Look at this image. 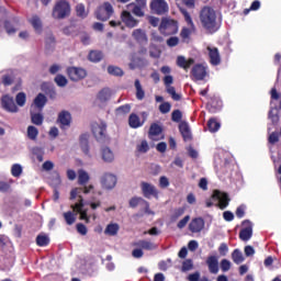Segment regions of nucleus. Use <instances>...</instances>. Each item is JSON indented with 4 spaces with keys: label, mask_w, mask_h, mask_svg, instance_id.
<instances>
[{
    "label": "nucleus",
    "mask_w": 281,
    "mask_h": 281,
    "mask_svg": "<svg viewBox=\"0 0 281 281\" xmlns=\"http://www.w3.org/2000/svg\"><path fill=\"white\" fill-rule=\"evenodd\" d=\"M44 120L45 117L43 116L42 113L31 112V121L33 124H35V126H41Z\"/></svg>",
    "instance_id": "e433bc0d"
},
{
    "label": "nucleus",
    "mask_w": 281,
    "mask_h": 281,
    "mask_svg": "<svg viewBox=\"0 0 281 281\" xmlns=\"http://www.w3.org/2000/svg\"><path fill=\"white\" fill-rule=\"evenodd\" d=\"M206 265L211 273H218V257L211 256L206 260Z\"/></svg>",
    "instance_id": "5701e85b"
},
{
    "label": "nucleus",
    "mask_w": 281,
    "mask_h": 281,
    "mask_svg": "<svg viewBox=\"0 0 281 281\" xmlns=\"http://www.w3.org/2000/svg\"><path fill=\"white\" fill-rule=\"evenodd\" d=\"M140 190H142L143 195L145 196V199H151V196H154V199H159V191L151 183L142 182L140 183Z\"/></svg>",
    "instance_id": "9b49d317"
},
{
    "label": "nucleus",
    "mask_w": 281,
    "mask_h": 281,
    "mask_svg": "<svg viewBox=\"0 0 281 281\" xmlns=\"http://www.w3.org/2000/svg\"><path fill=\"white\" fill-rule=\"evenodd\" d=\"M179 130L184 139H190L191 134H190V126L188 125V123L186 122L180 123Z\"/></svg>",
    "instance_id": "473e14b6"
},
{
    "label": "nucleus",
    "mask_w": 281,
    "mask_h": 281,
    "mask_svg": "<svg viewBox=\"0 0 281 281\" xmlns=\"http://www.w3.org/2000/svg\"><path fill=\"white\" fill-rule=\"evenodd\" d=\"M177 65L182 69H190V67L194 65V59L193 58L186 59L183 56H178Z\"/></svg>",
    "instance_id": "393cba45"
},
{
    "label": "nucleus",
    "mask_w": 281,
    "mask_h": 281,
    "mask_svg": "<svg viewBox=\"0 0 281 281\" xmlns=\"http://www.w3.org/2000/svg\"><path fill=\"white\" fill-rule=\"evenodd\" d=\"M229 251V247H227V244H221L218 247V252L221 256H227V252Z\"/></svg>",
    "instance_id": "e2e57ef3"
},
{
    "label": "nucleus",
    "mask_w": 281,
    "mask_h": 281,
    "mask_svg": "<svg viewBox=\"0 0 281 281\" xmlns=\"http://www.w3.org/2000/svg\"><path fill=\"white\" fill-rule=\"evenodd\" d=\"M212 199L218 202L217 205L220 210H225V207L229 205V196L223 191L215 190L213 192Z\"/></svg>",
    "instance_id": "4468645a"
},
{
    "label": "nucleus",
    "mask_w": 281,
    "mask_h": 281,
    "mask_svg": "<svg viewBox=\"0 0 281 281\" xmlns=\"http://www.w3.org/2000/svg\"><path fill=\"white\" fill-rule=\"evenodd\" d=\"M250 10H254V11L260 10V1L255 0V1L251 3L250 9H246V10L244 11V14H249V11H250Z\"/></svg>",
    "instance_id": "13d9d810"
},
{
    "label": "nucleus",
    "mask_w": 281,
    "mask_h": 281,
    "mask_svg": "<svg viewBox=\"0 0 281 281\" xmlns=\"http://www.w3.org/2000/svg\"><path fill=\"white\" fill-rule=\"evenodd\" d=\"M170 108H171L170 103L165 102L160 104L159 111L160 113H170Z\"/></svg>",
    "instance_id": "bf43d9fd"
},
{
    "label": "nucleus",
    "mask_w": 281,
    "mask_h": 281,
    "mask_svg": "<svg viewBox=\"0 0 281 281\" xmlns=\"http://www.w3.org/2000/svg\"><path fill=\"white\" fill-rule=\"evenodd\" d=\"M135 246L140 247V249H147V251H153V249H157V246L153 241L148 240H138Z\"/></svg>",
    "instance_id": "7c9ffc66"
},
{
    "label": "nucleus",
    "mask_w": 281,
    "mask_h": 281,
    "mask_svg": "<svg viewBox=\"0 0 281 281\" xmlns=\"http://www.w3.org/2000/svg\"><path fill=\"white\" fill-rule=\"evenodd\" d=\"M269 144H278L280 142V135L276 132H272L268 137Z\"/></svg>",
    "instance_id": "864d4df0"
},
{
    "label": "nucleus",
    "mask_w": 281,
    "mask_h": 281,
    "mask_svg": "<svg viewBox=\"0 0 281 281\" xmlns=\"http://www.w3.org/2000/svg\"><path fill=\"white\" fill-rule=\"evenodd\" d=\"M61 180H60V175L54 173L53 180H52V186L58 187L60 186Z\"/></svg>",
    "instance_id": "774afa93"
},
{
    "label": "nucleus",
    "mask_w": 281,
    "mask_h": 281,
    "mask_svg": "<svg viewBox=\"0 0 281 281\" xmlns=\"http://www.w3.org/2000/svg\"><path fill=\"white\" fill-rule=\"evenodd\" d=\"M126 113H131V105L128 104H125L123 106H120L117 110H116V114L117 115H126Z\"/></svg>",
    "instance_id": "3c124183"
},
{
    "label": "nucleus",
    "mask_w": 281,
    "mask_h": 281,
    "mask_svg": "<svg viewBox=\"0 0 281 281\" xmlns=\"http://www.w3.org/2000/svg\"><path fill=\"white\" fill-rule=\"evenodd\" d=\"M0 82L4 85V87H10V85L14 82V71L12 70L0 71Z\"/></svg>",
    "instance_id": "4be33fe9"
},
{
    "label": "nucleus",
    "mask_w": 281,
    "mask_h": 281,
    "mask_svg": "<svg viewBox=\"0 0 281 281\" xmlns=\"http://www.w3.org/2000/svg\"><path fill=\"white\" fill-rule=\"evenodd\" d=\"M121 20L122 23H124V25H126V27H137V25H139V21L137 19H135L133 16V14H131V12L128 11H123L121 13Z\"/></svg>",
    "instance_id": "f3484780"
},
{
    "label": "nucleus",
    "mask_w": 281,
    "mask_h": 281,
    "mask_svg": "<svg viewBox=\"0 0 281 281\" xmlns=\"http://www.w3.org/2000/svg\"><path fill=\"white\" fill-rule=\"evenodd\" d=\"M95 14L99 21H109V19L113 16V5H111L109 2H104L101 7H99Z\"/></svg>",
    "instance_id": "6e6552de"
},
{
    "label": "nucleus",
    "mask_w": 281,
    "mask_h": 281,
    "mask_svg": "<svg viewBox=\"0 0 281 281\" xmlns=\"http://www.w3.org/2000/svg\"><path fill=\"white\" fill-rule=\"evenodd\" d=\"M36 243L38 247H47L49 245V237L47 235H38L36 238Z\"/></svg>",
    "instance_id": "79ce46f5"
},
{
    "label": "nucleus",
    "mask_w": 281,
    "mask_h": 281,
    "mask_svg": "<svg viewBox=\"0 0 281 281\" xmlns=\"http://www.w3.org/2000/svg\"><path fill=\"white\" fill-rule=\"evenodd\" d=\"M221 269L224 272L229 271V269H232V261L227 260V259H223L221 261Z\"/></svg>",
    "instance_id": "603ef678"
},
{
    "label": "nucleus",
    "mask_w": 281,
    "mask_h": 281,
    "mask_svg": "<svg viewBox=\"0 0 281 281\" xmlns=\"http://www.w3.org/2000/svg\"><path fill=\"white\" fill-rule=\"evenodd\" d=\"M150 9L155 14H166L168 12V2L166 0H153L150 3Z\"/></svg>",
    "instance_id": "dca6fc26"
},
{
    "label": "nucleus",
    "mask_w": 281,
    "mask_h": 281,
    "mask_svg": "<svg viewBox=\"0 0 281 281\" xmlns=\"http://www.w3.org/2000/svg\"><path fill=\"white\" fill-rule=\"evenodd\" d=\"M159 30L165 36H170V34H177L179 32V26L172 20H162Z\"/></svg>",
    "instance_id": "423d86ee"
},
{
    "label": "nucleus",
    "mask_w": 281,
    "mask_h": 281,
    "mask_svg": "<svg viewBox=\"0 0 281 281\" xmlns=\"http://www.w3.org/2000/svg\"><path fill=\"white\" fill-rule=\"evenodd\" d=\"M30 23L37 34H41V32H43V22L41 21V18H38L37 15H33L30 19Z\"/></svg>",
    "instance_id": "cd10ccee"
},
{
    "label": "nucleus",
    "mask_w": 281,
    "mask_h": 281,
    "mask_svg": "<svg viewBox=\"0 0 281 281\" xmlns=\"http://www.w3.org/2000/svg\"><path fill=\"white\" fill-rule=\"evenodd\" d=\"M97 100H98L99 102H108V100H111V89H109V88L102 89V90L98 93Z\"/></svg>",
    "instance_id": "c756f323"
},
{
    "label": "nucleus",
    "mask_w": 281,
    "mask_h": 281,
    "mask_svg": "<svg viewBox=\"0 0 281 281\" xmlns=\"http://www.w3.org/2000/svg\"><path fill=\"white\" fill-rule=\"evenodd\" d=\"M205 227V221L201 217L193 218L189 225L190 232L193 234H199V232H203Z\"/></svg>",
    "instance_id": "412c9836"
},
{
    "label": "nucleus",
    "mask_w": 281,
    "mask_h": 281,
    "mask_svg": "<svg viewBox=\"0 0 281 281\" xmlns=\"http://www.w3.org/2000/svg\"><path fill=\"white\" fill-rule=\"evenodd\" d=\"M89 60L91 63H100V60H102V58H104V55H102V52L99 50H91L89 53Z\"/></svg>",
    "instance_id": "f704fd0d"
},
{
    "label": "nucleus",
    "mask_w": 281,
    "mask_h": 281,
    "mask_svg": "<svg viewBox=\"0 0 281 281\" xmlns=\"http://www.w3.org/2000/svg\"><path fill=\"white\" fill-rule=\"evenodd\" d=\"M70 199H78L79 202L71 205L72 212L68 211L64 213V218L67 225H74L76 223L77 214H79L80 221L89 223V216L87 215V209H85V202L82 200V189H72L70 192Z\"/></svg>",
    "instance_id": "f257e3e1"
},
{
    "label": "nucleus",
    "mask_w": 281,
    "mask_h": 281,
    "mask_svg": "<svg viewBox=\"0 0 281 281\" xmlns=\"http://www.w3.org/2000/svg\"><path fill=\"white\" fill-rule=\"evenodd\" d=\"M209 126V131L211 133H216V131H218V128H221V123H218L216 120L211 119L207 123Z\"/></svg>",
    "instance_id": "c03bdc74"
},
{
    "label": "nucleus",
    "mask_w": 281,
    "mask_h": 281,
    "mask_svg": "<svg viewBox=\"0 0 281 281\" xmlns=\"http://www.w3.org/2000/svg\"><path fill=\"white\" fill-rule=\"evenodd\" d=\"M89 179H91V177L89 176V172H87L85 169L78 170V184L79 186H85V184L89 183Z\"/></svg>",
    "instance_id": "c85d7f7f"
},
{
    "label": "nucleus",
    "mask_w": 281,
    "mask_h": 281,
    "mask_svg": "<svg viewBox=\"0 0 281 281\" xmlns=\"http://www.w3.org/2000/svg\"><path fill=\"white\" fill-rule=\"evenodd\" d=\"M55 82L57 85V87H67V77L63 76V75H57L55 77Z\"/></svg>",
    "instance_id": "8fccbe9b"
},
{
    "label": "nucleus",
    "mask_w": 281,
    "mask_h": 281,
    "mask_svg": "<svg viewBox=\"0 0 281 281\" xmlns=\"http://www.w3.org/2000/svg\"><path fill=\"white\" fill-rule=\"evenodd\" d=\"M48 135H49V137H52V139H56V137H58V135H60V131L58 130V127L52 126L49 128Z\"/></svg>",
    "instance_id": "6e6d98bb"
},
{
    "label": "nucleus",
    "mask_w": 281,
    "mask_h": 281,
    "mask_svg": "<svg viewBox=\"0 0 281 281\" xmlns=\"http://www.w3.org/2000/svg\"><path fill=\"white\" fill-rule=\"evenodd\" d=\"M71 122V112L63 110L58 113L57 124L59 125V128H61V131H67V128H70Z\"/></svg>",
    "instance_id": "1a4fd4ad"
},
{
    "label": "nucleus",
    "mask_w": 281,
    "mask_h": 281,
    "mask_svg": "<svg viewBox=\"0 0 281 281\" xmlns=\"http://www.w3.org/2000/svg\"><path fill=\"white\" fill-rule=\"evenodd\" d=\"M15 102L18 106H25V103L27 102V95L24 92H20L15 97Z\"/></svg>",
    "instance_id": "ea45409f"
},
{
    "label": "nucleus",
    "mask_w": 281,
    "mask_h": 281,
    "mask_svg": "<svg viewBox=\"0 0 281 281\" xmlns=\"http://www.w3.org/2000/svg\"><path fill=\"white\" fill-rule=\"evenodd\" d=\"M146 203V200L143 198L134 196L130 200V207H137V205H144Z\"/></svg>",
    "instance_id": "de8ad7c7"
},
{
    "label": "nucleus",
    "mask_w": 281,
    "mask_h": 281,
    "mask_svg": "<svg viewBox=\"0 0 281 281\" xmlns=\"http://www.w3.org/2000/svg\"><path fill=\"white\" fill-rule=\"evenodd\" d=\"M131 128H139V126H143L144 123L139 120V116L137 114H131L128 120Z\"/></svg>",
    "instance_id": "2f4dec72"
},
{
    "label": "nucleus",
    "mask_w": 281,
    "mask_h": 281,
    "mask_svg": "<svg viewBox=\"0 0 281 281\" xmlns=\"http://www.w3.org/2000/svg\"><path fill=\"white\" fill-rule=\"evenodd\" d=\"M33 104L34 106H36V109H40V110L44 109L45 105L47 104V97L43 93H38L35 97Z\"/></svg>",
    "instance_id": "a878e982"
},
{
    "label": "nucleus",
    "mask_w": 281,
    "mask_h": 281,
    "mask_svg": "<svg viewBox=\"0 0 281 281\" xmlns=\"http://www.w3.org/2000/svg\"><path fill=\"white\" fill-rule=\"evenodd\" d=\"M166 91L172 98V100H175L176 102H179V100H181V94L177 92L175 87L168 86Z\"/></svg>",
    "instance_id": "a19ab883"
},
{
    "label": "nucleus",
    "mask_w": 281,
    "mask_h": 281,
    "mask_svg": "<svg viewBox=\"0 0 281 281\" xmlns=\"http://www.w3.org/2000/svg\"><path fill=\"white\" fill-rule=\"evenodd\" d=\"M135 88H136V98L137 100H144V89H142V83H139V80L135 81Z\"/></svg>",
    "instance_id": "09e8293b"
},
{
    "label": "nucleus",
    "mask_w": 281,
    "mask_h": 281,
    "mask_svg": "<svg viewBox=\"0 0 281 281\" xmlns=\"http://www.w3.org/2000/svg\"><path fill=\"white\" fill-rule=\"evenodd\" d=\"M27 137L29 139H36V137H38V128H36L34 125H30L27 127Z\"/></svg>",
    "instance_id": "49530a36"
},
{
    "label": "nucleus",
    "mask_w": 281,
    "mask_h": 281,
    "mask_svg": "<svg viewBox=\"0 0 281 281\" xmlns=\"http://www.w3.org/2000/svg\"><path fill=\"white\" fill-rule=\"evenodd\" d=\"M77 16L80 19H87L89 11L85 8V4H77L76 7Z\"/></svg>",
    "instance_id": "58836bf2"
},
{
    "label": "nucleus",
    "mask_w": 281,
    "mask_h": 281,
    "mask_svg": "<svg viewBox=\"0 0 281 281\" xmlns=\"http://www.w3.org/2000/svg\"><path fill=\"white\" fill-rule=\"evenodd\" d=\"M92 135H94L95 139L99 142L106 137V123L103 121H97L91 124Z\"/></svg>",
    "instance_id": "0eeeda50"
},
{
    "label": "nucleus",
    "mask_w": 281,
    "mask_h": 281,
    "mask_svg": "<svg viewBox=\"0 0 281 281\" xmlns=\"http://www.w3.org/2000/svg\"><path fill=\"white\" fill-rule=\"evenodd\" d=\"M66 177L69 181H76L78 173H76V170H74V169H67Z\"/></svg>",
    "instance_id": "4d7b16f0"
},
{
    "label": "nucleus",
    "mask_w": 281,
    "mask_h": 281,
    "mask_svg": "<svg viewBox=\"0 0 281 281\" xmlns=\"http://www.w3.org/2000/svg\"><path fill=\"white\" fill-rule=\"evenodd\" d=\"M11 175L12 177L19 178L21 175H23V167L20 164L12 165Z\"/></svg>",
    "instance_id": "37998d69"
},
{
    "label": "nucleus",
    "mask_w": 281,
    "mask_h": 281,
    "mask_svg": "<svg viewBox=\"0 0 281 281\" xmlns=\"http://www.w3.org/2000/svg\"><path fill=\"white\" fill-rule=\"evenodd\" d=\"M181 14H183L184 21L188 24V27H183L180 36L186 41V38H190V34L194 32V22L192 21V16H190V13L186 9H180Z\"/></svg>",
    "instance_id": "20e7f679"
},
{
    "label": "nucleus",
    "mask_w": 281,
    "mask_h": 281,
    "mask_svg": "<svg viewBox=\"0 0 281 281\" xmlns=\"http://www.w3.org/2000/svg\"><path fill=\"white\" fill-rule=\"evenodd\" d=\"M4 30L9 36H12V34L16 32V30L10 25V22H4Z\"/></svg>",
    "instance_id": "69168bd1"
},
{
    "label": "nucleus",
    "mask_w": 281,
    "mask_h": 281,
    "mask_svg": "<svg viewBox=\"0 0 281 281\" xmlns=\"http://www.w3.org/2000/svg\"><path fill=\"white\" fill-rule=\"evenodd\" d=\"M191 74L194 80H205V78L209 76L207 66L198 64L192 68Z\"/></svg>",
    "instance_id": "2eb2a0df"
},
{
    "label": "nucleus",
    "mask_w": 281,
    "mask_h": 281,
    "mask_svg": "<svg viewBox=\"0 0 281 281\" xmlns=\"http://www.w3.org/2000/svg\"><path fill=\"white\" fill-rule=\"evenodd\" d=\"M206 49L211 65H213L214 67L221 65V54L218 53V48L214 46H207Z\"/></svg>",
    "instance_id": "a211bd4d"
},
{
    "label": "nucleus",
    "mask_w": 281,
    "mask_h": 281,
    "mask_svg": "<svg viewBox=\"0 0 281 281\" xmlns=\"http://www.w3.org/2000/svg\"><path fill=\"white\" fill-rule=\"evenodd\" d=\"M100 183L103 190H113L117 186V176L105 172L101 176Z\"/></svg>",
    "instance_id": "39448f33"
},
{
    "label": "nucleus",
    "mask_w": 281,
    "mask_h": 281,
    "mask_svg": "<svg viewBox=\"0 0 281 281\" xmlns=\"http://www.w3.org/2000/svg\"><path fill=\"white\" fill-rule=\"evenodd\" d=\"M159 186L160 188H168L170 186V180L166 176H161L159 179Z\"/></svg>",
    "instance_id": "052dcab7"
},
{
    "label": "nucleus",
    "mask_w": 281,
    "mask_h": 281,
    "mask_svg": "<svg viewBox=\"0 0 281 281\" xmlns=\"http://www.w3.org/2000/svg\"><path fill=\"white\" fill-rule=\"evenodd\" d=\"M167 45L168 47H177L179 45V37L177 36H171L167 40Z\"/></svg>",
    "instance_id": "5fc2aeb1"
},
{
    "label": "nucleus",
    "mask_w": 281,
    "mask_h": 281,
    "mask_svg": "<svg viewBox=\"0 0 281 281\" xmlns=\"http://www.w3.org/2000/svg\"><path fill=\"white\" fill-rule=\"evenodd\" d=\"M120 232V224L110 223L105 226L104 234L105 236H117Z\"/></svg>",
    "instance_id": "b1692460"
},
{
    "label": "nucleus",
    "mask_w": 281,
    "mask_h": 281,
    "mask_svg": "<svg viewBox=\"0 0 281 281\" xmlns=\"http://www.w3.org/2000/svg\"><path fill=\"white\" fill-rule=\"evenodd\" d=\"M128 10H132L133 14L135 16H144V8L142 4L139 5H134V4H128L127 5Z\"/></svg>",
    "instance_id": "4c0bfd02"
},
{
    "label": "nucleus",
    "mask_w": 281,
    "mask_h": 281,
    "mask_svg": "<svg viewBox=\"0 0 281 281\" xmlns=\"http://www.w3.org/2000/svg\"><path fill=\"white\" fill-rule=\"evenodd\" d=\"M244 228L239 233V237L241 240H249L254 234V226L251 225V222L246 221L244 222Z\"/></svg>",
    "instance_id": "aec40b11"
},
{
    "label": "nucleus",
    "mask_w": 281,
    "mask_h": 281,
    "mask_svg": "<svg viewBox=\"0 0 281 281\" xmlns=\"http://www.w3.org/2000/svg\"><path fill=\"white\" fill-rule=\"evenodd\" d=\"M193 265H192V260L187 259L186 261H183L182 263V271H191Z\"/></svg>",
    "instance_id": "680f3d73"
},
{
    "label": "nucleus",
    "mask_w": 281,
    "mask_h": 281,
    "mask_svg": "<svg viewBox=\"0 0 281 281\" xmlns=\"http://www.w3.org/2000/svg\"><path fill=\"white\" fill-rule=\"evenodd\" d=\"M149 139H153L154 142H159V139H164L161 126H159L157 123L151 124L149 128Z\"/></svg>",
    "instance_id": "6ab92c4d"
},
{
    "label": "nucleus",
    "mask_w": 281,
    "mask_h": 281,
    "mask_svg": "<svg viewBox=\"0 0 281 281\" xmlns=\"http://www.w3.org/2000/svg\"><path fill=\"white\" fill-rule=\"evenodd\" d=\"M200 21L202 26L209 32H216V30H218V24L216 23V11L210 7L202 9L200 13Z\"/></svg>",
    "instance_id": "f03ea898"
},
{
    "label": "nucleus",
    "mask_w": 281,
    "mask_h": 281,
    "mask_svg": "<svg viewBox=\"0 0 281 281\" xmlns=\"http://www.w3.org/2000/svg\"><path fill=\"white\" fill-rule=\"evenodd\" d=\"M99 155L103 164H114L115 161V151L109 146L101 147Z\"/></svg>",
    "instance_id": "f8f14e48"
},
{
    "label": "nucleus",
    "mask_w": 281,
    "mask_h": 281,
    "mask_svg": "<svg viewBox=\"0 0 281 281\" xmlns=\"http://www.w3.org/2000/svg\"><path fill=\"white\" fill-rule=\"evenodd\" d=\"M232 258L235 265H241V262H245V256H243V252L238 249L233 251Z\"/></svg>",
    "instance_id": "c9c22d12"
},
{
    "label": "nucleus",
    "mask_w": 281,
    "mask_h": 281,
    "mask_svg": "<svg viewBox=\"0 0 281 281\" xmlns=\"http://www.w3.org/2000/svg\"><path fill=\"white\" fill-rule=\"evenodd\" d=\"M133 38H135V41H138V43H147L148 37L146 36V32H144V30L142 29H136L133 31L132 33Z\"/></svg>",
    "instance_id": "bb28decb"
},
{
    "label": "nucleus",
    "mask_w": 281,
    "mask_h": 281,
    "mask_svg": "<svg viewBox=\"0 0 281 281\" xmlns=\"http://www.w3.org/2000/svg\"><path fill=\"white\" fill-rule=\"evenodd\" d=\"M164 82H165L166 89H168V87H172V83L175 82V79L172 78V76L167 75L164 78Z\"/></svg>",
    "instance_id": "0e129e2a"
},
{
    "label": "nucleus",
    "mask_w": 281,
    "mask_h": 281,
    "mask_svg": "<svg viewBox=\"0 0 281 281\" xmlns=\"http://www.w3.org/2000/svg\"><path fill=\"white\" fill-rule=\"evenodd\" d=\"M77 232L81 234V236H87V226H85V224H77Z\"/></svg>",
    "instance_id": "338daca9"
},
{
    "label": "nucleus",
    "mask_w": 281,
    "mask_h": 281,
    "mask_svg": "<svg viewBox=\"0 0 281 281\" xmlns=\"http://www.w3.org/2000/svg\"><path fill=\"white\" fill-rule=\"evenodd\" d=\"M69 14H71V4L66 0L57 1L53 9L54 19H67Z\"/></svg>",
    "instance_id": "7ed1b4c3"
},
{
    "label": "nucleus",
    "mask_w": 281,
    "mask_h": 281,
    "mask_svg": "<svg viewBox=\"0 0 281 281\" xmlns=\"http://www.w3.org/2000/svg\"><path fill=\"white\" fill-rule=\"evenodd\" d=\"M67 74L74 82L85 80L87 78V70L85 68L70 67L67 69Z\"/></svg>",
    "instance_id": "ddd939ff"
},
{
    "label": "nucleus",
    "mask_w": 281,
    "mask_h": 281,
    "mask_svg": "<svg viewBox=\"0 0 281 281\" xmlns=\"http://www.w3.org/2000/svg\"><path fill=\"white\" fill-rule=\"evenodd\" d=\"M108 74H110V76H123L124 71H122V68L117 66H109Z\"/></svg>",
    "instance_id": "a18cd8bd"
},
{
    "label": "nucleus",
    "mask_w": 281,
    "mask_h": 281,
    "mask_svg": "<svg viewBox=\"0 0 281 281\" xmlns=\"http://www.w3.org/2000/svg\"><path fill=\"white\" fill-rule=\"evenodd\" d=\"M1 106L8 113H19V106L14 102V98L10 94H3L1 98Z\"/></svg>",
    "instance_id": "9d476101"
},
{
    "label": "nucleus",
    "mask_w": 281,
    "mask_h": 281,
    "mask_svg": "<svg viewBox=\"0 0 281 281\" xmlns=\"http://www.w3.org/2000/svg\"><path fill=\"white\" fill-rule=\"evenodd\" d=\"M136 150L137 153H139L140 155L146 154L148 150H150V146L148 145V142L146 140H140L137 143L136 145Z\"/></svg>",
    "instance_id": "72a5a7b5"
}]
</instances>
